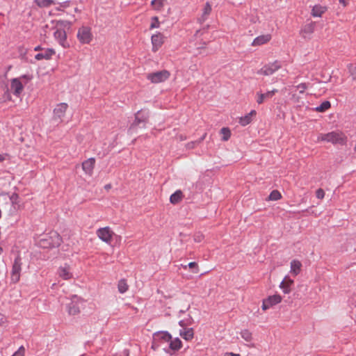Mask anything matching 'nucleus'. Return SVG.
I'll return each instance as SVG.
<instances>
[{
	"label": "nucleus",
	"mask_w": 356,
	"mask_h": 356,
	"mask_svg": "<svg viewBox=\"0 0 356 356\" xmlns=\"http://www.w3.org/2000/svg\"><path fill=\"white\" fill-rule=\"evenodd\" d=\"M8 157V155L7 154H0V162L5 161L6 159H7Z\"/></svg>",
	"instance_id": "obj_47"
},
{
	"label": "nucleus",
	"mask_w": 356,
	"mask_h": 356,
	"mask_svg": "<svg viewBox=\"0 0 356 356\" xmlns=\"http://www.w3.org/2000/svg\"><path fill=\"white\" fill-rule=\"evenodd\" d=\"M188 266L190 268H193L194 269L193 272L197 273L198 272V269H197V264L195 263V262H190L188 264Z\"/></svg>",
	"instance_id": "obj_40"
},
{
	"label": "nucleus",
	"mask_w": 356,
	"mask_h": 356,
	"mask_svg": "<svg viewBox=\"0 0 356 356\" xmlns=\"http://www.w3.org/2000/svg\"><path fill=\"white\" fill-rule=\"evenodd\" d=\"M301 266L302 264L298 260L295 259L291 261L290 270L291 273L295 276L298 275L300 272Z\"/></svg>",
	"instance_id": "obj_25"
},
{
	"label": "nucleus",
	"mask_w": 356,
	"mask_h": 356,
	"mask_svg": "<svg viewBox=\"0 0 356 356\" xmlns=\"http://www.w3.org/2000/svg\"><path fill=\"white\" fill-rule=\"evenodd\" d=\"M24 348L22 346L12 356H24Z\"/></svg>",
	"instance_id": "obj_39"
},
{
	"label": "nucleus",
	"mask_w": 356,
	"mask_h": 356,
	"mask_svg": "<svg viewBox=\"0 0 356 356\" xmlns=\"http://www.w3.org/2000/svg\"><path fill=\"white\" fill-rule=\"evenodd\" d=\"M348 68L352 79L356 81V65L354 66L353 65L351 64L349 65Z\"/></svg>",
	"instance_id": "obj_37"
},
{
	"label": "nucleus",
	"mask_w": 356,
	"mask_h": 356,
	"mask_svg": "<svg viewBox=\"0 0 356 356\" xmlns=\"http://www.w3.org/2000/svg\"><path fill=\"white\" fill-rule=\"evenodd\" d=\"M281 67V63L278 60H275L273 63L265 65L263 67L258 70L257 74L264 76H270L280 69Z\"/></svg>",
	"instance_id": "obj_7"
},
{
	"label": "nucleus",
	"mask_w": 356,
	"mask_h": 356,
	"mask_svg": "<svg viewBox=\"0 0 356 356\" xmlns=\"http://www.w3.org/2000/svg\"><path fill=\"white\" fill-rule=\"evenodd\" d=\"M330 107L329 101H324L318 106L316 108V111L318 112H324Z\"/></svg>",
	"instance_id": "obj_31"
},
{
	"label": "nucleus",
	"mask_w": 356,
	"mask_h": 356,
	"mask_svg": "<svg viewBox=\"0 0 356 356\" xmlns=\"http://www.w3.org/2000/svg\"><path fill=\"white\" fill-rule=\"evenodd\" d=\"M54 36L63 47L67 48L70 47L69 43L66 40L67 35L64 29H56L54 33Z\"/></svg>",
	"instance_id": "obj_13"
},
{
	"label": "nucleus",
	"mask_w": 356,
	"mask_h": 356,
	"mask_svg": "<svg viewBox=\"0 0 356 356\" xmlns=\"http://www.w3.org/2000/svg\"><path fill=\"white\" fill-rule=\"evenodd\" d=\"M317 140L330 142L332 143H341L343 138L341 134L333 131L325 134H320L318 136Z\"/></svg>",
	"instance_id": "obj_10"
},
{
	"label": "nucleus",
	"mask_w": 356,
	"mask_h": 356,
	"mask_svg": "<svg viewBox=\"0 0 356 356\" xmlns=\"http://www.w3.org/2000/svg\"><path fill=\"white\" fill-rule=\"evenodd\" d=\"M58 276L65 280H70L72 277V273L68 265L60 266L57 272Z\"/></svg>",
	"instance_id": "obj_18"
},
{
	"label": "nucleus",
	"mask_w": 356,
	"mask_h": 356,
	"mask_svg": "<svg viewBox=\"0 0 356 356\" xmlns=\"http://www.w3.org/2000/svg\"><path fill=\"white\" fill-rule=\"evenodd\" d=\"M171 335L166 331L156 332L153 334L152 348L154 350L161 349L165 353H168L169 340Z\"/></svg>",
	"instance_id": "obj_2"
},
{
	"label": "nucleus",
	"mask_w": 356,
	"mask_h": 356,
	"mask_svg": "<svg viewBox=\"0 0 356 356\" xmlns=\"http://www.w3.org/2000/svg\"><path fill=\"white\" fill-rule=\"evenodd\" d=\"M3 252V249L2 248L0 247V254Z\"/></svg>",
	"instance_id": "obj_56"
},
{
	"label": "nucleus",
	"mask_w": 356,
	"mask_h": 356,
	"mask_svg": "<svg viewBox=\"0 0 356 356\" xmlns=\"http://www.w3.org/2000/svg\"><path fill=\"white\" fill-rule=\"evenodd\" d=\"M76 37L81 44H85L92 40L93 35L90 27L83 26L79 29Z\"/></svg>",
	"instance_id": "obj_5"
},
{
	"label": "nucleus",
	"mask_w": 356,
	"mask_h": 356,
	"mask_svg": "<svg viewBox=\"0 0 356 356\" xmlns=\"http://www.w3.org/2000/svg\"><path fill=\"white\" fill-rule=\"evenodd\" d=\"M5 317L3 315H2L1 314H0V325L3 323L5 322Z\"/></svg>",
	"instance_id": "obj_50"
},
{
	"label": "nucleus",
	"mask_w": 356,
	"mask_h": 356,
	"mask_svg": "<svg viewBox=\"0 0 356 356\" xmlns=\"http://www.w3.org/2000/svg\"><path fill=\"white\" fill-rule=\"evenodd\" d=\"M68 3L69 2L68 1H65L63 2L61 6H63V7H67L68 6Z\"/></svg>",
	"instance_id": "obj_53"
},
{
	"label": "nucleus",
	"mask_w": 356,
	"mask_h": 356,
	"mask_svg": "<svg viewBox=\"0 0 356 356\" xmlns=\"http://www.w3.org/2000/svg\"><path fill=\"white\" fill-rule=\"evenodd\" d=\"M277 92V90L276 89L269 90V91L266 92V93H262L261 92H257L256 94L257 103L259 104H263L265 100L271 98Z\"/></svg>",
	"instance_id": "obj_15"
},
{
	"label": "nucleus",
	"mask_w": 356,
	"mask_h": 356,
	"mask_svg": "<svg viewBox=\"0 0 356 356\" xmlns=\"http://www.w3.org/2000/svg\"><path fill=\"white\" fill-rule=\"evenodd\" d=\"M326 10L327 8L325 6H323L321 5H316L313 7L311 15L314 17H320Z\"/></svg>",
	"instance_id": "obj_24"
},
{
	"label": "nucleus",
	"mask_w": 356,
	"mask_h": 356,
	"mask_svg": "<svg viewBox=\"0 0 356 356\" xmlns=\"http://www.w3.org/2000/svg\"><path fill=\"white\" fill-rule=\"evenodd\" d=\"M164 42V38L160 33L152 36V50L156 51Z\"/></svg>",
	"instance_id": "obj_17"
},
{
	"label": "nucleus",
	"mask_w": 356,
	"mask_h": 356,
	"mask_svg": "<svg viewBox=\"0 0 356 356\" xmlns=\"http://www.w3.org/2000/svg\"><path fill=\"white\" fill-rule=\"evenodd\" d=\"M205 136H206V134H205L204 135H203V136L200 138V141H199V142L202 141V140L204 139Z\"/></svg>",
	"instance_id": "obj_54"
},
{
	"label": "nucleus",
	"mask_w": 356,
	"mask_h": 356,
	"mask_svg": "<svg viewBox=\"0 0 356 356\" xmlns=\"http://www.w3.org/2000/svg\"><path fill=\"white\" fill-rule=\"evenodd\" d=\"M97 234L102 241L106 243H110L114 233L110 227H105L98 229L97 231Z\"/></svg>",
	"instance_id": "obj_11"
},
{
	"label": "nucleus",
	"mask_w": 356,
	"mask_h": 356,
	"mask_svg": "<svg viewBox=\"0 0 356 356\" xmlns=\"http://www.w3.org/2000/svg\"><path fill=\"white\" fill-rule=\"evenodd\" d=\"M211 12V6L209 2H207L202 9V16L200 18L201 22H204Z\"/></svg>",
	"instance_id": "obj_27"
},
{
	"label": "nucleus",
	"mask_w": 356,
	"mask_h": 356,
	"mask_svg": "<svg viewBox=\"0 0 356 356\" xmlns=\"http://www.w3.org/2000/svg\"><path fill=\"white\" fill-rule=\"evenodd\" d=\"M270 200L276 201L281 198V194L278 191H273L268 197Z\"/></svg>",
	"instance_id": "obj_33"
},
{
	"label": "nucleus",
	"mask_w": 356,
	"mask_h": 356,
	"mask_svg": "<svg viewBox=\"0 0 356 356\" xmlns=\"http://www.w3.org/2000/svg\"><path fill=\"white\" fill-rule=\"evenodd\" d=\"M128 284L125 280L122 279L118 282V289L120 293H124L128 290Z\"/></svg>",
	"instance_id": "obj_30"
},
{
	"label": "nucleus",
	"mask_w": 356,
	"mask_h": 356,
	"mask_svg": "<svg viewBox=\"0 0 356 356\" xmlns=\"http://www.w3.org/2000/svg\"><path fill=\"white\" fill-rule=\"evenodd\" d=\"M315 28V24L314 22H311L305 26L303 29V32L306 33H312L314 32Z\"/></svg>",
	"instance_id": "obj_34"
},
{
	"label": "nucleus",
	"mask_w": 356,
	"mask_h": 356,
	"mask_svg": "<svg viewBox=\"0 0 356 356\" xmlns=\"http://www.w3.org/2000/svg\"><path fill=\"white\" fill-rule=\"evenodd\" d=\"M202 239H203V235H202V234H197L194 237L195 241L197 242V243L201 242L202 241Z\"/></svg>",
	"instance_id": "obj_45"
},
{
	"label": "nucleus",
	"mask_w": 356,
	"mask_h": 356,
	"mask_svg": "<svg viewBox=\"0 0 356 356\" xmlns=\"http://www.w3.org/2000/svg\"><path fill=\"white\" fill-rule=\"evenodd\" d=\"M159 26V22L158 21V18L154 17L152 18V22L150 25L151 29L158 28Z\"/></svg>",
	"instance_id": "obj_38"
},
{
	"label": "nucleus",
	"mask_w": 356,
	"mask_h": 356,
	"mask_svg": "<svg viewBox=\"0 0 356 356\" xmlns=\"http://www.w3.org/2000/svg\"><path fill=\"white\" fill-rule=\"evenodd\" d=\"M32 76L29 74H24L17 78H14L10 81V90L16 97H19L22 94L24 86L31 79Z\"/></svg>",
	"instance_id": "obj_3"
},
{
	"label": "nucleus",
	"mask_w": 356,
	"mask_h": 356,
	"mask_svg": "<svg viewBox=\"0 0 356 356\" xmlns=\"http://www.w3.org/2000/svg\"><path fill=\"white\" fill-rule=\"evenodd\" d=\"M67 107L66 103L57 104L54 110V120L57 122H62V118L65 116Z\"/></svg>",
	"instance_id": "obj_12"
},
{
	"label": "nucleus",
	"mask_w": 356,
	"mask_h": 356,
	"mask_svg": "<svg viewBox=\"0 0 356 356\" xmlns=\"http://www.w3.org/2000/svg\"><path fill=\"white\" fill-rule=\"evenodd\" d=\"M293 283V280L289 276H286L280 284V289L284 293H289L291 291V286Z\"/></svg>",
	"instance_id": "obj_21"
},
{
	"label": "nucleus",
	"mask_w": 356,
	"mask_h": 356,
	"mask_svg": "<svg viewBox=\"0 0 356 356\" xmlns=\"http://www.w3.org/2000/svg\"><path fill=\"white\" fill-rule=\"evenodd\" d=\"M170 76V72L168 70H161L147 75V79L153 83H159L167 80Z\"/></svg>",
	"instance_id": "obj_6"
},
{
	"label": "nucleus",
	"mask_w": 356,
	"mask_h": 356,
	"mask_svg": "<svg viewBox=\"0 0 356 356\" xmlns=\"http://www.w3.org/2000/svg\"><path fill=\"white\" fill-rule=\"evenodd\" d=\"M83 300L74 295L72 296L70 303L67 304V309L70 315H76L80 312V305L82 304Z\"/></svg>",
	"instance_id": "obj_8"
},
{
	"label": "nucleus",
	"mask_w": 356,
	"mask_h": 356,
	"mask_svg": "<svg viewBox=\"0 0 356 356\" xmlns=\"http://www.w3.org/2000/svg\"><path fill=\"white\" fill-rule=\"evenodd\" d=\"M43 49L41 48L40 46H37L34 48V50L35 51H40V50H42V51Z\"/></svg>",
	"instance_id": "obj_52"
},
{
	"label": "nucleus",
	"mask_w": 356,
	"mask_h": 356,
	"mask_svg": "<svg viewBox=\"0 0 356 356\" xmlns=\"http://www.w3.org/2000/svg\"><path fill=\"white\" fill-rule=\"evenodd\" d=\"M179 325L181 328H188V326H189L184 319L179 321Z\"/></svg>",
	"instance_id": "obj_44"
},
{
	"label": "nucleus",
	"mask_w": 356,
	"mask_h": 356,
	"mask_svg": "<svg viewBox=\"0 0 356 356\" xmlns=\"http://www.w3.org/2000/svg\"><path fill=\"white\" fill-rule=\"evenodd\" d=\"M241 337L247 342H251L252 340V333L247 330H242L240 332Z\"/></svg>",
	"instance_id": "obj_29"
},
{
	"label": "nucleus",
	"mask_w": 356,
	"mask_h": 356,
	"mask_svg": "<svg viewBox=\"0 0 356 356\" xmlns=\"http://www.w3.org/2000/svg\"><path fill=\"white\" fill-rule=\"evenodd\" d=\"M182 192L180 190H178L170 195V201L172 204H175L179 203L182 200Z\"/></svg>",
	"instance_id": "obj_28"
},
{
	"label": "nucleus",
	"mask_w": 356,
	"mask_h": 356,
	"mask_svg": "<svg viewBox=\"0 0 356 356\" xmlns=\"http://www.w3.org/2000/svg\"><path fill=\"white\" fill-rule=\"evenodd\" d=\"M179 335L186 341L193 339L194 332L193 328H181L179 330Z\"/></svg>",
	"instance_id": "obj_23"
},
{
	"label": "nucleus",
	"mask_w": 356,
	"mask_h": 356,
	"mask_svg": "<svg viewBox=\"0 0 356 356\" xmlns=\"http://www.w3.org/2000/svg\"><path fill=\"white\" fill-rule=\"evenodd\" d=\"M26 258L21 253H16L12 261V268L10 271V280L13 283L19 281L22 266L26 264Z\"/></svg>",
	"instance_id": "obj_1"
},
{
	"label": "nucleus",
	"mask_w": 356,
	"mask_h": 356,
	"mask_svg": "<svg viewBox=\"0 0 356 356\" xmlns=\"http://www.w3.org/2000/svg\"><path fill=\"white\" fill-rule=\"evenodd\" d=\"M17 198H18V195L17 194H13L10 197L13 204H14L16 202Z\"/></svg>",
	"instance_id": "obj_46"
},
{
	"label": "nucleus",
	"mask_w": 356,
	"mask_h": 356,
	"mask_svg": "<svg viewBox=\"0 0 356 356\" xmlns=\"http://www.w3.org/2000/svg\"><path fill=\"white\" fill-rule=\"evenodd\" d=\"M38 245L43 248H54L60 243V238L56 232H51L50 234H43L38 241Z\"/></svg>",
	"instance_id": "obj_4"
},
{
	"label": "nucleus",
	"mask_w": 356,
	"mask_h": 356,
	"mask_svg": "<svg viewBox=\"0 0 356 356\" xmlns=\"http://www.w3.org/2000/svg\"><path fill=\"white\" fill-rule=\"evenodd\" d=\"M35 2L40 7H47L52 3V0H36Z\"/></svg>",
	"instance_id": "obj_35"
},
{
	"label": "nucleus",
	"mask_w": 356,
	"mask_h": 356,
	"mask_svg": "<svg viewBox=\"0 0 356 356\" xmlns=\"http://www.w3.org/2000/svg\"><path fill=\"white\" fill-rule=\"evenodd\" d=\"M164 0H152L151 4L155 10H160L163 6Z\"/></svg>",
	"instance_id": "obj_32"
},
{
	"label": "nucleus",
	"mask_w": 356,
	"mask_h": 356,
	"mask_svg": "<svg viewBox=\"0 0 356 356\" xmlns=\"http://www.w3.org/2000/svg\"><path fill=\"white\" fill-rule=\"evenodd\" d=\"M256 115L254 110L251 111L249 113L240 118L239 122L242 126H246L252 121V117Z\"/></svg>",
	"instance_id": "obj_26"
},
{
	"label": "nucleus",
	"mask_w": 356,
	"mask_h": 356,
	"mask_svg": "<svg viewBox=\"0 0 356 356\" xmlns=\"http://www.w3.org/2000/svg\"><path fill=\"white\" fill-rule=\"evenodd\" d=\"M184 320L186 321V323H188L189 326L191 325L193 323V319L191 315H188L187 317Z\"/></svg>",
	"instance_id": "obj_43"
},
{
	"label": "nucleus",
	"mask_w": 356,
	"mask_h": 356,
	"mask_svg": "<svg viewBox=\"0 0 356 356\" xmlns=\"http://www.w3.org/2000/svg\"><path fill=\"white\" fill-rule=\"evenodd\" d=\"M221 133L223 134V140H227L230 137V131L227 128H222L221 129Z\"/></svg>",
	"instance_id": "obj_36"
},
{
	"label": "nucleus",
	"mask_w": 356,
	"mask_h": 356,
	"mask_svg": "<svg viewBox=\"0 0 356 356\" xmlns=\"http://www.w3.org/2000/svg\"><path fill=\"white\" fill-rule=\"evenodd\" d=\"M300 93H303L307 88V86L305 83H300L296 86Z\"/></svg>",
	"instance_id": "obj_41"
},
{
	"label": "nucleus",
	"mask_w": 356,
	"mask_h": 356,
	"mask_svg": "<svg viewBox=\"0 0 356 356\" xmlns=\"http://www.w3.org/2000/svg\"><path fill=\"white\" fill-rule=\"evenodd\" d=\"M282 301V297L280 295H273L269 296L267 299L263 301L262 309L266 310L270 307L280 303Z\"/></svg>",
	"instance_id": "obj_14"
},
{
	"label": "nucleus",
	"mask_w": 356,
	"mask_h": 356,
	"mask_svg": "<svg viewBox=\"0 0 356 356\" xmlns=\"http://www.w3.org/2000/svg\"><path fill=\"white\" fill-rule=\"evenodd\" d=\"M316 197L318 198V199H323L324 197V195H325V193L323 191V189L321 188H319L316 191Z\"/></svg>",
	"instance_id": "obj_42"
},
{
	"label": "nucleus",
	"mask_w": 356,
	"mask_h": 356,
	"mask_svg": "<svg viewBox=\"0 0 356 356\" xmlns=\"http://www.w3.org/2000/svg\"><path fill=\"white\" fill-rule=\"evenodd\" d=\"M339 1L343 7H346L348 4L349 0H339Z\"/></svg>",
	"instance_id": "obj_48"
},
{
	"label": "nucleus",
	"mask_w": 356,
	"mask_h": 356,
	"mask_svg": "<svg viewBox=\"0 0 356 356\" xmlns=\"http://www.w3.org/2000/svg\"><path fill=\"white\" fill-rule=\"evenodd\" d=\"M224 356H240L239 354H236L233 353H226Z\"/></svg>",
	"instance_id": "obj_49"
},
{
	"label": "nucleus",
	"mask_w": 356,
	"mask_h": 356,
	"mask_svg": "<svg viewBox=\"0 0 356 356\" xmlns=\"http://www.w3.org/2000/svg\"><path fill=\"white\" fill-rule=\"evenodd\" d=\"M55 51L53 49H44L42 52L37 54L35 56V58L38 60H49L53 55L55 54Z\"/></svg>",
	"instance_id": "obj_19"
},
{
	"label": "nucleus",
	"mask_w": 356,
	"mask_h": 356,
	"mask_svg": "<svg viewBox=\"0 0 356 356\" xmlns=\"http://www.w3.org/2000/svg\"><path fill=\"white\" fill-rule=\"evenodd\" d=\"M147 118V111L144 110L138 111V113L136 114L135 120L130 127V130L131 131H135L137 127H140V124H142V127H144Z\"/></svg>",
	"instance_id": "obj_9"
},
{
	"label": "nucleus",
	"mask_w": 356,
	"mask_h": 356,
	"mask_svg": "<svg viewBox=\"0 0 356 356\" xmlns=\"http://www.w3.org/2000/svg\"><path fill=\"white\" fill-rule=\"evenodd\" d=\"M95 164V159L93 158H90L83 162L82 169L86 175L91 176L92 175Z\"/></svg>",
	"instance_id": "obj_16"
},
{
	"label": "nucleus",
	"mask_w": 356,
	"mask_h": 356,
	"mask_svg": "<svg viewBox=\"0 0 356 356\" xmlns=\"http://www.w3.org/2000/svg\"><path fill=\"white\" fill-rule=\"evenodd\" d=\"M270 39L271 35L270 34L261 35L254 38V40L252 42V45L254 47L260 46L267 43L270 40Z\"/></svg>",
	"instance_id": "obj_22"
},
{
	"label": "nucleus",
	"mask_w": 356,
	"mask_h": 356,
	"mask_svg": "<svg viewBox=\"0 0 356 356\" xmlns=\"http://www.w3.org/2000/svg\"><path fill=\"white\" fill-rule=\"evenodd\" d=\"M195 144V142H193V143H189V144H188V148H193V147H194Z\"/></svg>",
	"instance_id": "obj_51"
},
{
	"label": "nucleus",
	"mask_w": 356,
	"mask_h": 356,
	"mask_svg": "<svg viewBox=\"0 0 356 356\" xmlns=\"http://www.w3.org/2000/svg\"><path fill=\"white\" fill-rule=\"evenodd\" d=\"M105 188H111V186H110V185H106V186H105Z\"/></svg>",
	"instance_id": "obj_55"
},
{
	"label": "nucleus",
	"mask_w": 356,
	"mask_h": 356,
	"mask_svg": "<svg viewBox=\"0 0 356 356\" xmlns=\"http://www.w3.org/2000/svg\"><path fill=\"white\" fill-rule=\"evenodd\" d=\"M179 313H180V314L184 313V310H180V311H179Z\"/></svg>",
	"instance_id": "obj_57"
},
{
	"label": "nucleus",
	"mask_w": 356,
	"mask_h": 356,
	"mask_svg": "<svg viewBox=\"0 0 356 356\" xmlns=\"http://www.w3.org/2000/svg\"><path fill=\"white\" fill-rule=\"evenodd\" d=\"M182 343L181 341L179 338H175L172 339V338L169 340L168 347V353H171L172 351H177L181 348Z\"/></svg>",
	"instance_id": "obj_20"
}]
</instances>
